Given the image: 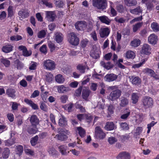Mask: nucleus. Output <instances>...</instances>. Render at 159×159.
Masks as SVG:
<instances>
[{"instance_id":"28","label":"nucleus","mask_w":159,"mask_h":159,"mask_svg":"<svg viewBox=\"0 0 159 159\" xmlns=\"http://www.w3.org/2000/svg\"><path fill=\"white\" fill-rule=\"evenodd\" d=\"M135 56L134 52L131 50L127 51L125 55V57L127 59H133Z\"/></svg>"},{"instance_id":"56","label":"nucleus","mask_w":159,"mask_h":159,"mask_svg":"<svg viewBox=\"0 0 159 159\" xmlns=\"http://www.w3.org/2000/svg\"><path fill=\"white\" fill-rule=\"evenodd\" d=\"M117 141V139L114 137H111L109 138L108 142L110 144H113L116 143Z\"/></svg>"},{"instance_id":"21","label":"nucleus","mask_w":159,"mask_h":159,"mask_svg":"<svg viewBox=\"0 0 159 159\" xmlns=\"http://www.w3.org/2000/svg\"><path fill=\"white\" fill-rule=\"evenodd\" d=\"M98 18L102 23L107 25H109L111 22V20L106 16H99Z\"/></svg>"},{"instance_id":"5","label":"nucleus","mask_w":159,"mask_h":159,"mask_svg":"<svg viewBox=\"0 0 159 159\" xmlns=\"http://www.w3.org/2000/svg\"><path fill=\"white\" fill-rule=\"evenodd\" d=\"M68 40L71 45L76 46L78 44L79 39L74 32L70 33L68 34Z\"/></svg>"},{"instance_id":"24","label":"nucleus","mask_w":159,"mask_h":159,"mask_svg":"<svg viewBox=\"0 0 159 159\" xmlns=\"http://www.w3.org/2000/svg\"><path fill=\"white\" fill-rule=\"evenodd\" d=\"M24 101L27 104L31 106L32 108L36 110L39 109L38 105L34 103L31 100H29L28 99H25Z\"/></svg>"},{"instance_id":"8","label":"nucleus","mask_w":159,"mask_h":159,"mask_svg":"<svg viewBox=\"0 0 159 159\" xmlns=\"http://www.w3.org/2000/svg\"><path fill=\"white\" fill-rule=\"evenodd\" d=\"M66 131L63 129H61L59 131V134L56 135V137L59 140H64L67 138V136L66 135Z\"/></svg>"},{"instance_id":"6","label":"nucleus","mask_w":159,"mask_h":159,"mask_svg":"<svg viewBox=\"0 0 159 159\" xmlns=\"http://www.w3.org/2000/svg\"><path fill=\"white\" fill-rule=\"evenodd\" d=\"M43 62V66L45 69L49 70H52L55 69V63L54 61L48 59L44 61Z\"/></svg>"},{"instance_id":"63","label":"nucleus","mask_w":159,"mask_h":159,"mask_svg":"<svg viewBox=\"0 0 159 159\" xmlns=\"http://www.w3.org/2000/svg\"><path fill=\"white\" fill-rule=\"evenodd\" d=\"M116 10L120 13H123L125 11V8L123 5H119L117 6Z\"/></svg>"},{"instance_id":"50","label":"nucleus","mask_w":159,"mask_h":159,"mask_svg":"<svg viewBox=\"0 0 159 159\" xmlns=\"http://www.w3.org/2000/svg\"><path fill=\"white\" fill-rule=\"evenodd\" d=\"M38 139L39 137L38 135H36L33 138H32L30 140V143L31 145L33 146H34L36 145Z\"/></svg>"},{"instance_id":"53","label":"nucleus","mask_w":159,"mask_h":159,"mask_svg":"<svg viewBox=\"0 0 159 159\" xmlns=\"http://www.w3.org/2000/svg\"><path fill=\"white\" fill-rule=\"evenodd\" d=\"M22 39V37L19 35L12 36L10 37V40L11 41H18Z\"/></svg>"},{"instance_id":"51","label":"nucleus","mask_w":159,"mask_h":159,"mask_svg":"<svg viewBox=\"0 0 159 159\" xmlns=\"http://www.w3.org/2000/svg\"><path fill=\"white\" fill-rule=\"evenodd\" d=\"M45 79L47 81L51 82L53 79V75L50 73H47L46 75Z\"/></svg>"},{"instance_id":"12","label":"nucleus","mask_w":159,"mask_h":159,"mask_svg":"<svg viewBox=\"0 0 159 159\" xmlns=\"http://www.w3.org/2000/svg\"><path fill=\"white\" fill-rule=\"evenodd\" d=\"M117 75L114 74H108L104 77L106 81L108 82H111L115 80L117 78Z\"/></svg>"},{"instance_id":"55","label":"nucleus","mask_w":159,"mask_h":159,"mask_svg":"<svg viewBox=\"0 0 159 159\" xmlns=\"http://www.w3.org/2000/svg\"><path fill=\"white\" fill-rule=\"evenodd\" d=\"M37 63L34 61H31L30 63L29 69L30 70H35L36 68Z\"/></svg>"},{"instance_id":"34","label":"nucleus","mask_w":159,"mask_h":159,"mask_svg":"<svg viewBox=\"0 0 159 159\" xmlns=\"http://www.w3.org/2000/svg\"><path fill=\"white\" fill-rule=\"evenodd\" d=\"M67 147L66 146L64 145H62L59 147L60 151L62 154L66 155L69 153V151H68V152H66Z\"/></svg>"},{"instance_id":"11","label":"nucleus","mask_w":159,"mask_h":159,"mask_svg":"<svg viewBox=\"0 0 159 159\" xmlns=\"http://www.w3.org/2000/svg\"><path fill=\"white\" fill-rule=\"evenodd\" d=\"M54 40L58 43H61L63 39L64 35L61 32H55L54 34Z\"/></svg>"},{"instance_id":"54","label":"nucleus","mask_w":159,"mask_h":159,"mask_svg":"<svg viewBox=\"0 0 159 159\" xmlns=\"http://www.w3.org/2000/svg\"><path fill=\"white\" fill-rule=\"evenodd\" d=\"M75 106L76 108L79 109L81 112H85V108L81 105L76 103L75 104Z\"/></svg>"},{"instance_id":"7","label":"nucleus","mask_w":159,"mask_h":159,"mask_svg":"<svg viewBox=\"0 0 159 159\" xmlns=\"http://www.w3.org/2000/svg\"><path fill=\"white\" fill-rule=\"evenodd\" d=\"M121 95V91L119 89H116L111 92L108 96V98L111 101H114L119 98Z\"/></svg>"},{"instance_id":"58","label":"nucleus","mask_w":159,"mask_h":159,"mask_svg":"<svg viewBox=\"0 0 159 159\" xmlns=\"http://www.w3.org/2000/svg\"><path fill=\"white\" fill-rule=\"evenodd\" d=\"M114 20L117 22L123 23L125 22V19L123 17L119 18L117 16L115 18Z\"/></svg>"},{"instance_id":"64","label":"nucleus","mask_w":159,"mask_h":159,"mask_svg":"<svg viewBox=\"0 0 159 159\" xmlns=\"http://www.w3.org/2000/svg\"><path fill=\"white\" fill-rule=\"evenodd\" d=\"M40 51L42 53L45 54H46L47 53L46 45H43L40 48Z\"/></svg>"},{"instance_id":"41","label":"nucleus","mask_w":159,"mask_h":159,"mask_svg":"<svg viewBox=\"0 0 159 159\" xmlns=\"http://www.w3.org/2000/svg\"><path fill=\"white\" fill-rule=\"evenodd\" d=\"M55 4L57 7H61L64 5V0H55Z\"/></svg>"},{"instance_id":"36","label":"nucleus","mask_w":159,"mask_h":159,"mask_svg":"<svg viewBox=\"0 0 159 159\" xmlns=\"http://www.w3.org/2000/svg\"><path fill=\"white\" fill-rule=\"evenodd\" d=\"M140 43V40L138 39H135L130 43V45L132 47H137L139 46Z\"/></svg>"},{"instance_id":"17","label":"nucleus","mask_w":159,"mask_h":159,"mask_svg":"<svg viewBox=\"0 0 159 159\" xmlns=\"http://www.w3.org/2000/svg\"><path fill=\"white\" fill-rule=\"evenodd\" d=\"M151 48L150 46L147 44H144L143 45L141 51L144 54L146 55H149L150 54V51Z\"/></svg>"},{"instance_id":"9","label":"nucleus","mask_w":159,"mask_h":159,"mask_svg":"<svg viewBox=\"0 0 159 159\" xmlns=\"http://www.w3.org/2000/svg\"><path fill=\"white\" fill-rule=\"evenodd\" d=\"M110 31L108 27L101 28L99 30L100 36L102 38H106L109 35Z\"/></svg>"},{"instance_id":"37","label":"nucleus","mask_w":159,"mask_h":159,"mask_svg":"<svg viewBox=\"0 0 159 159\" xmlns=\"http://www.w3.org/2000/svg\"><path fill=\"white\" fill-rule=\"evenodd\" d=\"M56 81L58 83L61 84L63 83L65 81V79L61 74L57 75L55 77Z\"/></svg>"},{"instance_id":"52","label":"nucleus","mask_w":159,"mask_h":159,"mask_svg":"<svg viewBox=\"0 0 159 159\" xmlns=\"http://www.w3.org/2000/svg\"><path fill=\"white\" fill-rule=\"evenodd\" d=\"M136 3L137 2L135 0H127L125 2L126 5L128 6H134Z\"/></svg>"},{"instance_id":"4","label":"nucleus","mask_w":159,"mask_h":159,"mask_svg":"<svg viewBox=\"0 0 159 159\" xmlns=\"http://www.w3.org/2000/svg\"><path fill=\"white\" fill-rule=\"evenodd\" d=\"M106 134L99 126H96L95 129L94 137L97 139L101 140L104 139Z\"/></svg>"},{"instance_id":"46","label":"nucleus","mask_w":159,"mask_h":159,"mask_svg":"<svg viewBox=\"0 0 159 159\" xmlns=\"http://www.w3.org/2000/svg\"><path fill=\"white\" fill-rule=\"evenodd\" d=\"M120 128L122 130H127L129 129L128 124L126 122L120 123Z\"/></svg>"},{"instance_id":"29","label":"nucleus","mask_w":159,"mask_h":159,"mask_svg":"<svg viewBox=\"0 0 159 159\" xmlns=\"http://www.w3.org/2000/svg\"><path fill=\"white\" fill-rule=\"evenodd\" d=\"M90 93V91L86 89H83L82 93V97L85 100H87L89 96Z\"/></svg>"},{"instance_id":"59","label":"nucleus","mask_w":159,"mask_h":159,"mask_svg":"<svg viewBox=\"0 0 159 159\" xmlns=\"http://www.w3.org/2000/svg\"><path fill=\"white\" fill-rule=\"evenodd\" d=\"M16 153L20 155L23 152V147L21 145L18 146L16 147Z\"/></svg>"},{"instance_id":"22","label":"nucleus","mask_w":159,"mask_h":159,"mask_svg":"<svg viewBox=\"0 0 159 159\" xmlns=\"http://www.w3.org/2000/svg\"><path fill=\"white\" fill-rule=\"evenodd\" d=\"M140 95V93H134L132 94L131 99L133 104H136L138 102Z\"/></svg>"},{"instance_id":"38","label":"nucleus","mask_w":159,"mask_h":159,"mask_svg":"<svg viewBox=\"0 0 159 159\" xmlns=\"http://www.w3.org/2000/svg\"><path fill=\"white\" fill-rule=\"evenodd\" d=\"M58 124L61 126H64L67 124V121L66 118L63 116H62L59 119Z\"/></svg>"},{"instance_id":"27","label":"nucleus","mask_w":159,"mask_h":159,"mask_svg":"<svg viewBox=\"0 0 159 159\" xmlns=\"http://www.w3.org/2000/svg\"><path fill=\"white\" fill-rule=\"evenodd\" d=\"M57 90L59 93H63L68 91L69 90V89L68 87H66L63 85H61L58 86Z\"/></svg>"},{"instance_id":"60","label":"nucleus","mask_w":159,"mask_h":159,"mask_svg":"<svg viewBox=\"0 0 159 159\" xmlns=\"http://www.w3.org/2000/svg\"><path fill=\"white\" fill-rule=\"evenodd\" d=\"M1 61L6 67L10 65V61L7 59L1 58Z\"/></svg>"},{"instance_id":"35","label":"nucleus","mask_w":159,"mask_h":159,"mask_svg":"<svg viewBox=\"0 0 159 159\" xmlns=\"http://www.w3.org/2000/svg\"><path fill=\"white\" fill-rule=\"evenodd\" d=\"M33 127L32 126H30L27 129V132L29 134H34L38 131V129L36 128V127Z\"/></svg>"},{"instance_id":"2","label":"nucleus","mask_w":159,"mask_h":159,"mask_svg":"<svg viewBox=\"0 0 159 159\" xmlns=\"http://www.w3.org/2000/svg\"><path fill=\"white\" fill-rule=\"evenodd\" d=\"M93 5L97 8L103 10L107 6V0H93Z\"/></svg>"},{"instance_id":"44","label":"nucleus","mask_w":159,"mask_h":159,"mask_svg":"<svg viewBox=\"0 0 159 159\" xmlns=\"http://www.w3.org/2000/svg\"><path fill=\"white\" fill-rule=\"evenodd\" d=\"M15 139H10L4 141L5 145L10 146L16 143Z\"/></svg>"},{"instance_id":"13","label":"nucleus","mask_w":159,"mask_h":159,"mask_svg":"<svg viewBox=\"0 0 159 159\" xmlns=\"http://www.w3.org/2000/svg\"><path fill=\"white\" fill-rule=\"evenodd\" d=\"M18 15L20 18L24 19L28 17L30 15L27 9H22L19 11L18 12Z\"/></svg>"},{"instance_id":"18","label":"nucleus","mask_w":159,"mask_h":159,"mask_svg":"<svg viewBox=\"0 0 159 159\" xmlns=\"http://www.w3.org/2000/svg\"><path fill=\"white\" fill-rule=\"evenodd\" d=\"M46 17L48 21H53L55 19L56 15L54 12L52 11H46Z\"/></svg>"},{"instance_id":"45","label":"nucleus","mask_w":159,"mask_h":159,"mask_svg":"<svg viewBox=\"0 0 159 159\" xmlns=\"http://www.w3.org/2000/svg\"><path fill=\"white\" fill-rule=\"evenodd\" d=\"M151 27L155 32H157L159 30V25L157 22L152 23L151 25Z\"/></svg>"},{"instance_id":"1","label":"nucleus","mask_w":159,"mask_h":159,"mask_svg":"<svg viewBox=\"0 0 159 159\" xmlns=\"http://www.w3.org/2000/svg\"><path fill=\"white\" fill-rule=\"evenodd\" d=\"M75 28L78 30H84L86 28L90 30L93 28V25L92 24H89L88 25L87 24L85 21H78L75 24Z\"/></svg>"},{"instance_id":"19","label":"nucleus","mask_w":159,"mask_h":159,"mask_svg":"<svg viewBox=\"0 0 159 159\" xmlns=\"http://www.w3.org/2000/svg\"><path fill=\"white\" fill-rule=\"evenodd\" d=\"M143 11L142 8L140 6H139L134 9L129 10V11L131 13L136 15H139L140 14H142Z\"/></svg>"},{"instance_id":"31","label":"nucleus","mask_w":159,"mask_h":159,"mask_svg":"<svg viewBox=\"0 0 159 159\" xmlns=\"http://www.w3.org/2000/svg\"><path fill=\"white\" fill-rule=\"evenodd\" d=\"M124 113L120 116L121 119L124 120H126L130 115V111L128 109H126L124 111Z\"/></svg>"},{"instance_id":"40","label":"nucleus","mask_w":159,"mask_h":159,"mask_svg":"<svg viewBox=\"0 0 159 159\" xmlns=\"http://www.w3.org/2000/svg\"><path fill=\"white\" fill-rule=\"evenodd\" d=\"M47 31V30H40L38 33V37L39 39L44 38L45 37Z\"/></svg>"},{"instance_id":"23","label":"nucleus","mask_w":159,"mask_h":159,"mask_svg":"<svg viewBox=\"0 0 159 159\" xmlns=\"http://www.w3.org/2000/svg\"><path fill=\"white\" fill-rule=\"evenodd\" d=\"M13 47L11 44H7L2 47V50L4 52L8 53L12 51Z\"/></svg>"},{"instance_id":"61","label":"nucleus","mask_w":159,"mask_h":159,"mask_svg":"<svg viewBox=\"0 0 159 159\" xmlns=\"http://www.w3.org/2000/svg\"><path fill=\"white\" fill-rule=\"evenodd\" d=\"M40 108L42 110L45 111H48V107L43 102H40Z\"/></svg>"},{"instance_id":"26","label":"nucleus","mask_w":159,"mask_h":159,"mask_svg":"<svg viewBox=\"0 0 159 159\" xmlns=\"http://www.w3.org/2000/svg\"><path fill=\"white\" fill-rule=\"evenodd\" d=\"M115 125L113 122H108L106 123L105 128L107 130H112L115 128Z\"/></svg>"},{"instance_id":"3","label":"nucleus","mask_w":159,"mask_h":159,"mask_svg":"<svg viewBox=\"0 0 159 159\" xmlns=\"http://www.w3.org/2000/svg\"><path fill=\"white\" fill-rule=\"evenodd\" d=\"M143 105L145 108L152 107L153 105V99L150 97L145 96L142 99Z\"/></svg>"},{"instance_id":"62","label":"nucleus","mask_w":159,"mask_h":159,"mask_svg":"<svg viewBox=\"0 0 159 159\" xmlns=\"http://www.w3.org/2000/svg\"><path fill=\"white\" fill-rule=\"evenodd\" d=\"M143 19V16H141L139 17H135L130 22V23L131 24H132L135 22L139 21Z\"/></svg>"},{"instance_id":"32","label":"nucleus","mask_w":159,"mask_h":159,"mask_svg":"<svg viewBox=\"0 0 159 159\" xmlns=\"http://www.w3.org/2000/svg\"><path fill=\"white\" fill-rule=\"evenodd\" d=\"M143 25V22H139L132 26L133 31L134 32H136Z\"/></svg>"},{"instance_id":"47","label":"nucleus","mask_w":159,"mask_h":159,"mask_svg":"<svg viewBox=\"0 0 159 159\" xmlns=\"http://www.w3.org/2000/svg\"><path fill=\"white\" fill-rule=\"evenodd\" d=\"M90 56L93 58L97 59L99 57L98 52L97 51L92 50L90 52Z\"/></svg>"},{"instance_id":"43","label":"nucleus","mask_w":159,"mask_h":159,"mask_svg":"<svg viewBox=\"0 0 159 159\" xmlns=\"http://www.w3.org/2000/svg\"><path fill=\"white\" fill-rule=\"evenodd\" d=\"M129 101L128 99L125 98H122L120 103V105L122 107H124L128 105Z\"/></svg>"},{"instance_id":"48","label":"nucleus","mask_w":159,"mask_h":159,"mask_svg":"<svg viewBox=\"0 0 159 159\" xmlns=\"http://www.w3.org/2000/svg\"><path fill=\"white\" fill-rule=\"evenodd\" d=\"M10 154V150L8 148H5L4 149L2 153V157L4 158H8Z\"/></svg>"},{"instance_id":"42","label":"nucleus","mask_w":159,"mask_h":159,"mask_svg":"<svg viewBox=\"0 0 159 159\" xmlns=\"http://www.w3.org/2000/svg\"><path fill=\"white\" fill-rule=\"evenodd\" d=\"M86 68V66L82 64H79L77 66V69L82 74L85 73Z\"/></svg>"},{"instance_id":"30","label":"nucleus","mask_w":159,"mask_h":159,"mask_svg":"<svg viewBox=\"0 0 159 159\" xmlns=\"http://www.w3.org/2000/svg\"><path fill=\"white\" fill-rule=\"evenodd\" d=\"M15 90L12 89H8L6 91V93L7 94L9 97H11L12 98H14L15 97Z\"/></svg>"},{"instance_id":"25","label":"nucleus","mask_w":159,"mask_h":159,"mask_svg":"<svg viewBox=\"0 0 159 159\" xmlns=\"http://www.w3.org/2000/svg\"><path fill=\"white\" fill-rule=\"evenodd\" d=\"M14 66L17 69L20 70L22 69L24 64L18 59H16L14 61Z\"/></svg>"},{"instance_id":"15","label":"nucleus","mask_w":159,"mask_h":159,"mask_svg":"<svg viewBox=\"0 0 159 159\" xmlns=\"http://www.w3.org/2000/svg\"><path fill=\"white\" fill-rule=\"evenodd\" d=\"M30 121L32 126L33 127H36L39 123V119L35 115H33L31 116Z\"/></svg>"},{"instance_id":"10","label":"nucleus","mask_w":159,"mask_h":159,"mask_svg":"<svg viewBox=\"0 0 159 159\" xmlns=\"http://www.w3.org/2000/svg\"><path fill=\"white\" fill-rule=\"evenodd\" d=\"M129 78L130 82L134 85H138L141 84V80L138 76L131 75L129 76Z\"/></svg>"},{"instance_id":"33","label":"nucleus","mask_w":159,"mask_h":159,"mask_svg":"<svg viewBox=\"0 0 159 159\" xmlns=\"http://www.w3.org/2000/svg\"><path fill=\"white\" fill-rule=\"evenodd\" d=\"M76 130L81 137H84L86 134V131L85 130L81 127H78L76 128Z\"/></svg>"},{"instance_id":"14","label":"nucleus","mask_w":159,"mask_h":159,"mask_svg":"<svg viewBox=\"0 0 159 159\" xmlns=\"http://www.w3.org/2000/svg\"><path fill=\"white\" fill-rule=\"evenodd\" d=\"M18 48L20 50L22 51V54L25 57H28L30 56L32 54V51L31 50L28 51L26 48L22 45L19 46Z\"/></svg>"},{"instance_id":"16","label":"nucleus","mask_w":159,"mask_h":159,"mask_svg":"<svg viewBox=\"0 0 159 159\" xmlns=\"http://www.w3.org/2000/svg\"><path fill=\"white\" fill-rule=\"evenodd\" d=\"M117 159H130V154L126 152L120 153L116 157Z\"/></svg>"},{"instance_id":"20","label":"nucleus","mask_w":159,"mask_h":159,"mask_svg":"<svg viewBox=\"0 0 159 159\" xmlns=\"http://www.w3.org/2000/svg\"><path fill=\"white\" fill-rule=\"evenodd\" d=\"M157 37L154 34H151L148 37V42L152 44H155L158 40Z\"/></svg>"},{"instance_id":"57","label":"nucleus","mask_w":159,"mask_h":159,"mask_svg":"<svg viewBox=\"0 0 159 159\" xmlns=\"http://www.w3.org/2000/svg\"><path fill=\"white\" fill-rule=\"evenodd\" d=\"M48 92H45L43 93H41V96L44 102H46L47 100V98L48 97Z\"/></svg>"},{"instance_id":"39","label":"nucleus","mask_w":159,"mask_h":159,"mask_svg":"<svg viewBox=\"0 0 159 159\" xmlns=\"http://www.w3.org/2000/svg\"><path fill=\"white\" fill-rule=\"evenodd\" d=\"M100 64L102 66L107 70H109L112 67V66L110 62L106 63L104 61H102L100 62Z\"/></svg>"},{"instance_id":"49","label":"nucleus","mask_w":159,"mask_h":159,"mask_svg":"<svg viewBox=\"0 0 159 159\" xmlns=\"http://www.w3.org/2000/svg\"><path fill=\"white\" fill-rule=\"evenodd\" d=\"M48 46L50 49V52H51L54 51L56 48L54 43L51 41L48 42Z\"/></svg>"}]
</instances>
